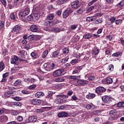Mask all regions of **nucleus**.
I'll use <instances>...</instances> for the list:
<instances>
[{"label":"nucleus","mask_w":124,"mask_h":124,"mask_svg":"<svg viewBox=\"0 0 124 124\" xmlns=\"http://www.w3.org/2000/svg\"><path fill=\"white\" fill-rule=\"evenodd\" d=\"M18 61L19 62H23L24 63H27V62H28V58L26 57L19 58L17 56L15 55L13 58L11 59V63L12 64L17 65V64H18Z\"/></svg>","instance_id":"nucleus-1"},{"label":"nucleus","mask_w":124,"mask_h":124,"mask_svg":"<svg viewBox=\"0 0 124 124\" xmlns=\"http://www.w3.org/2000/svg\"><path fill=\"white\" fill-rule=\"evenodd\" d=\"M30 9L26 8L23 11H21L18 14L19 17L20 19H23V17H26V16H28L30 14Z\"/></svg>","instance_id":"nucleus-2"},{"label":"nucleus","mask_w":124,"mask_h":124,"mask_svg":"<svg viewBox=\"0 0 124 124\" xmlns=\"http://www.w3.org/2000/svg\"><path fill=\"white\" fill-rule=\"evenodd\" d=\"M64 72V69L62 68L57 69L53 73V76L54 77H60V76L63 75Z\"/></svg>","instance_id":"nucleus-3"},{"label":"nucleus","mask_w":124,"mask_h":124,"mask_svg":"<svg viewBox=\"0 0 124 124\" xmlns=\"http://www.w3.org/2000/svg\"><path fill=\"white\" fill-rule=\"evenodd\" d=\"M73 12V10L71 8H69L65 10L62 13V17L64 18H67L71 13Z\"/></svg>","instance_id":"nucleus-4"},{"label":"nucleus","mask_w":124,"mask_h":124,"mask_svg":"<svg viewBox=\"0 0 124 124\" xmlns=\"http://www.w3.org/2000/svg\"><path fill=\"white\" fill-rule=\"evenodd\" d=\"M66 78L71 82H73V81H76V80L78 81V79H80L81 76H68Z\"/></svg>","instance_id":"nucleus-5"},{"label":"nucleus","mask_w":124,"mask_h":124,"mask_svg":"<svg viewBox=\"0 0 124 124\" xmlns=\"http://www.w3.org/2000/svg\"><path fill=\"white\" fill-rule=\"evenodd\" d=\"M103 101L105 103L109 104L112 101V98L108 95H105L102 97Z\"/></svg>","instance_id":"nucleus-6"},{"label":"nucleus","mask_w":124,"mask_h":124,"mask_svg":"<svg viewBox=\"0 0 124 124\" xmlns=\"http://www.w3.org/2000/svg\"><path fill=\"white\" fill-rule=\"evenodd\" d=\"M44 26H46V27H52L54 25V22L53 21H49L48 19H45L43 21Z\"/></svg>","instance_id":"nucleus-7"},{"label":"nucleus","mask_w":124,"mask_h":124,"mask_svg":"<svg viewBox=\"0 0 124 124\" xmlns=\"http://www.w3.org/2000/svg\"><path fill=\"white\" fill-rule=\"evenodd\" d=\"M79 0H77L71 3L72 8L74 9H77L78 7H80L79 5Z\"/></svg>","instance_id":"nucleus-8"},{"label":"nucleus","mask_w":124,"mask_h":124,"mask_svg":"<svg viewBox=\"0 0 124 124\" xmlns=\"http://www.w3.org/2000/svg\"><path fill=\"white\" fill-rule=\"evenodd\" d=\"M77 83L80 86H87L88 84V81L80 79H78Z\"/></svg>","instance_id":"nucleus-9"},{"label":"nucleus","mask_w":124,"mask_h":124,"mask_svg":"<svg viewBox=\"0 0 124 124\" xmlns=\"http://www.w3.org/2000/svg\"><path fill=\"white\" fill-rule=\"evenodd\" d=\"M106 91V89L103 87H99L95 89V93H105Z\"/></svg>","instance_id":"nucleus-10"},{"label":"nucleus","mask_w":124,"mask_h":124,"mask_svg":"<svg viewBox=\"0 0 124 124\" xmlns=\"http://www.w3.org/2000/svg\"><path fill=\"white\" fill-rule=\"evenodd\" d=\"M99 54V48L95 46L92 50L93 56H97Z\"/></svg>","instance_id":"nucleus-11"},{"label":"nucleus","mask_w":124,"mask_h":124,"mask_svg":"<svg viewBox=\"0 0 124 124\" xmlns=\"http://www.w3.org/2000/svg\"><path fill=\"white\" fill-rule=\"evenodd\" d=\"M68 116V113L66 112H61L58 114L59 118H66Z\"/></svg>","instance_id":"nucleus-12"},{"label":"nucleus","mask_w":124,"mask_h":124,"mask_svg":"<svg viewBox=\"0 0 124 124\" xmlns=\"http://www.w3.org/2000/svg\"><path fill=\"white\" fill-rule=\"evenodd\" d=\"M22 27L19 25H16L12 30V32H15V31H21Z\"/></svg>","instance_id":"nucleus-13"},{"label":"nucleus","mask_w":124,"mask_h":124,"mask_svg":"<svg viewBox=\"0 0 124 124\" xmlns=\"http://www.w3.org/2000/svg\"><path fill=\"white\" fill-rule=\"evenodd\" d=\"M83 67L81 66L76 67L72 72V74H77L80 72Z\"/></svg>","instance_id":"nucleus-14"},{"label":"nucleus","mask_w":124,"mask_h":124,"mask_svg":"<svg viewBox=\"0 0 124 124\" xmlns=\"http://www.w3.org/2000/svg\"><path fill=\"white\" fill-rule=\"evenodd\" d=\"M37 120V117L36 116H32L29 118L28 122H29V123H35Z\"/></svg>","instance_id":"nucleus-15"},{"label":"nucleus","mask_w":124,"mask_h":124,"mask_svg":"<svg viewBox=\"0 0 124 124\" xmlns=\"http://www.w3.org/2000/svg\"><path fill=\"white\" fill-rule=\"evenodd\" d=\"M31 103L33 105H40L41 104V101L38 99H33L31 100Z\"/></svg>","instance_id":"nucleus-16"},{"label":"nucleus","mask_w":124,"mask_h":124,"mask_svg":"<svg viewBox=\"0 0 124 124\" xmlns=\"http://www.w3.org/2000/svg\"><path fill=\"white\" fill-rule=\"evenodd\" d=\"M31 31L36 32L38 30V27L36 25H31L30 27Z\"/></svg>","instance_id":"nucleus-17"},{"label":"nucleus","mask_w":124,"mask_h":124,"mask_svg":"<svg viewBox=\"0 0 124 124\" xmlns=\"http://www.w3.org/2000/svg\"><path fill=\"white\" fill-rule=\"evenodd\" d=\"M122 55L123 53H122V52H117L112 54V57H113V58H119L120 57H122Z\"/></svg>","instance_id":"nucleus-18"},{"label":"nucleus","mask_w":124,"mask_h":124,"mask_svg":"<svg viewBox=\"0 0 124 124\" xmlns=\"http://www.w3.org/2000/svg\"><path fill=\"white\" fill-rule=\"evenodd\" d=\"M44 67L46 68V71H52L53 70L50 65H48L47 63H45L44 65Z\"/></svg>","instance_id":"nucleus-19"},{"label":"nucleus","mask_w":124,"mask_h":124,"mask_svg":"<svg viewBox=\"0 0 124 124\" xmlns=\"http://www.w3.org/2000/svg\"><path fill=\"white\" fill-rule=\"evenodd\" d=\"M18 53L20 56H22V58H26V56H25V54H27V52L23 49L20 50L18 51Z\"/></svg>","instance_id":"nucleus-20"},{"label":"nucleus","mask_w":124,"mask_h":124,"mask_svg":"<svg viewBox=\"0 0 124 124\" xmlns=\"http://www.w3.org/2000/svg\"><path fill=\"white\" fill-rule=\"evenodd\" d=\"M31 56L32 58H33L34 59H37L38 58L39 56L38 54L35 52L33 51L31 53Z\"/></svg>","instance_id":"nucleus-21"},{"label":"nucleus","mask_w":124,"mask_h":124,"mask_svg":"<svg viewBox=\"0 0 124 124\" xmlns=\"http://www.w3.org/2000/svg\"><path fill=\"white\" fill-rule=\"evenodd\" d=\"M94 97H95V94L94 93H89L86 95V98H88V99H92Z\"/></svg>","instance_id":"nucleus-22"},{"label":"nucleus","mask_w":124,"mask_h":124,"mask_svg":"<svg viewBox=\"0 0 124 124\" xmlns=\"http://www.w3.org/2000/svg\"><path fill=\"white\" fill-rule=\"evenodd\" d=\"M122 83V81L119 80V79L117 78L116 81L114 82L113 86L115 87H119L120 84Z\"/></svg>","instance_id":"nucleus-23"},{"label":"nucleus","mask_w":124,"mask_h":124,"mask_svg":"<svg viewBox=\"0 0 124 124\" xmlns=\"http://www.w3.org/2000/svg\"><path fill=\"white\" fill-rule=\"evenodd\" d=\"M64 81H65V78H64V77L58 78L55 79V81L57 82H64Z\"/></svg>","instance_id":"nucleus-24"},{"label":"nucleus","mask_w":124,"mask_h":124,"mask_svg":"<svg viewBox=\"0 0 124 124\" xmlns=\"http://www.w3.org/2000/svg\"><path fill=\"white\" fill-rule=\"evenodd\" d=\"M93 35L90 33L85 34L83 35V38L85 39H89V38H92Z\"/></svg>","instance_id":"nucleus-25"},{"label":"nucleus","mask_w":124,"mask_h":124,"mask_svg":"<svg viewBox=\"0 0 124 124\" xmlns=\"http://www.w3.org/2000/svg\"><path fill=\"white\" fill-rule=\"evenodd\" d=\"M21 83H22V81H21V79H17L14 83V86H15V87H17V86H19V85H21Z\"/></svg>","instance_id":"nucleus-26"},{"label":"nucleus","mask_w":124,"mask_h":124,"mask_svg":"<svg viewBox=\"0 0 124 124\" xmlns=\"http://www.w3.org/2000/svg\"><path fill=\"white\" fill-rule=\"evenodd\" d=\"M25 0H14V5H17L18 3H23Z\"/></svg>","instance_id":"nucleus-27"},{"label":"nucleus","mask_w":124,"mask_h":124,"mask_svg":"<svg viewBox=\"0 0 124 124\" xmlns=\"http://www.w3.org/2000/svg\"><path fill=\"white\" fill-rule=\"evenodd\" d=\"M54 17L55 15H54V14H50L46 17L47 20H53V19H54Z\"/></svg>","instance_id":"nucleus-28"},{"label":"nucleus","mask_w":124,"mask_h":124,"mask_svg":"<svg viewBox=\"0 0 124 124\" xmlns=\"http://www.w3.org/2000/svg\"><path fill=\"white\" fill-rule=\"evenodd\" d=\"M106 82L107 84H112V83H113V79L111 78H107Z\"/></svg>","instance_id":"nucleus-29"},{"label":"nucleus","mask_w":124,"mask_h":124,"mask_svg":"<svg viewBox=\"0 0 124 124\" xmlns=\"http://www.w3.org/2000/svg\"><path fill=\"white\" fill-rule=\"evenodd\" d=\"M5 66L3 62H0V72L4 69Z\"/></svg>","instance_id":"nucleus-30"},{"label":"nucleus","mask_w":124,"mask_h":124,"mask_svg":"<svg viewBox=\"0 0 124 124\" xmlns=\"http://www.w3.org/2000/svg\"><path fill=\"white\" fill-rule=\"evenodd\" d=\"M47 55H48V50H46L43 52L42 55V58L43 59H45L46 58Z\"/></svg>","instance_id":"nucleus-31"},{"label":"nucleus","mask_w":124,"mask_h":124,"mask_svg":"<svg viewBox=\"0 0 124 124\" xmlns=\"http://www.w3.org/2000/svg\"><path fill=\"white\" fill-rule=\"evenodd\" d=\"M117 107L118 108L124 107V102H119L117 104Z\"/></svg>","instance_id":"nucleus-32"},{"label":"nucleus","mask_w":124,"mask_h":124,"mask_svg":"<svg viewBox=\"0 0 124 124\" xmlns=\"http://www.w3.org/2000/svg\"><path fill=\"white\" fill-rule=\"evenodd\" d=\"M94 9V6H92L90 7H89L88 9H87L86 12L87 13H90L91 11H93Z\"/></svg>","instance_id":"nucleus-33"},{"label":"nucleus","mask_w":124,"mask_h":124,"mask_svg":"<svg viewBox=\"0 0 124 124\" xmlns=\"http://www.w3.org/2000/svg\"><path fill=\"white\" fill-rule=\"evenodd\" d=\"M13 104H14V105H15L16 106H18L19 107H21V106H22V105H23L22 103H21L20 102H14Z\"/></svg>","instance_id":"nucleus-34"},{"label":"nucleus","mask_w":124,"mask_h":124,"mask_svg":"<svg viewBox=\"0 0 124 124\" xmlns=\"http://www.w3.org/2000/svg\"><path fill=\"white\" fill-rule=\"evenodd\" d=\"M69 59V57L68 56L66 57L64 59H62V63H66L67 62H68V60Z\"/></svg>","instance_id":"nucleus-35"},{"label":"nucleus","mask_w":124,"mask_h":124,"mask_svg":"<svg viewBox=\"0 0 124 124\" xmlns=\"http://www.w3.org/2000/svg\"><path fill=\"white\" fill-rule=\"evenodd\" d=\"M39 14L34 13L33 15V19H34V20H38V19H39Z\"/></svg>","instance_id":"nucleus-36"},{"label":"nucleus","mask_w":124,"mask_h":124,"mask_svg":"<svg viewBox=\"0 0 124 124\" xmlns=\"http://www.w3.org/2000/svg\"><path fill=\"white\" fill-rule=\"evenodd\" d=\"M108 70L111 72V71H113L114 70V65L111 64L108 65Z\"/></svg>","instance_id":"nucleus-37"},{"label":"nucleus","mask_w":124,"mask_h":124,"mask_svg":"<svg viewBox=\"0 0 124 124\" xmlns=\"http://www.w3.org/2000/svg\"><path fill=\"white\" fill-rule=\"evenodd\" d=\"M109 115H110V116H112V115H113V116L117 115V111L115 110H110L109 111Z\"/></svg>","instance_id":"nucleus-38"},{"label":"nucleus","mask_w":124,"mask_h":124,"mask_svg":"<svg viewBox=\"0 0 124 124\" xmlns=\"http://www.w3.org/2000/svg\"><path fill=\"white\" fill-rule=\"evenodd\" d=\"M59 54H60V51L56 50L53 54V57L55 58V57H57V56L59 55Z\"/></svg>","instance_id":"nucleus-39"},{"label":"nucleus","mask_w":124,"mask_h":124,"mask_svg":"<svg viewBox=\"0 0 124 124\" xmlns=\"http://www.w3.org/2000/svg\"><path fill=\"white\" fill-rule=\"evenodd\" d=\"M86 109H88V110H90V109H93V105L91 104H88L86 105Z\"/></svg>","instance_id":"nucleus-40"},{"label":"nucleus","mask_w":124,"mask_h":124,"mask_svg":"<svg viewBox=\"0 0 124 124\" xmlns=\"http://www.w3.org/2000/svg\"><path fill=\"white\" fill-rule=\"evenodd\" d=\"M109 21L111 24L115 23L116 22V17L114 16L111 17L109 19Z\"/></svg>","instance_id":"nucleus-41"},{"label":"nucleus","mask_w":124,"mask_h":124,"mask_svg":"<svg viewBox=\"0 0 124 124\" xmlns=\"http://www.w3.org/2000/svg\"><path fill=\"white\" fill-rule=\"evenodd\" d=\"M63 54H68V52H69V49L66 47L62 49Z\"/></svg>","instance_id":"nucleus-42"},{"label":"nucleus","mask_w":124,"mask_h":124,"mask_svg":"<svg viewBox=\"0 0 124 124\" xmlns=\"http://www.w3.org/2000/svg\"><path fill=\"white\" fill-rule=\"evenodd\" d=\"M35 95L37 98H39V97H42V96H44V93H41V94L35 93Z\"/></svg>","instance_id":"nucleus-43"},{"label":"nucleus","mask_w":124,"mask_h":124,"mask_svg":"<svg viewBox=\"0 0 124 124\" xmlns=\"http://www.w3.org/2000/svg\"><path fill=\"white\" fill-rule=\"evenodd\" d=\"M27 19L28 21H32V20H33V16L32 15H29L27 16Z\"/></svg>","instance_id":"nucleus-44"},{"label":"nucleus","mask_w":124,"mask_h":124,"mask_svg":"<svg viewBox=\"0 0 124 124\" xmlns=\"http://www.w3.org/2000/svg\"><path fill=\"white\" fill-rule=\"evenodd\" d=\"M124 5V1H121L120 2L116 4V6L117 7H121Z\"/></svg>","instance_id":"nucleus-45"},{"label":"nucleus","mask_w":124,"mask_h":124,"mask_svg":"<svg viewBox=\"0 0 124 124\" xmlns=\"http://www.w3.org/2000/svg\"><path fill=\"white\" fill-rule=\"evenodd\" d=\"M88 80L89 81H93V80H95V76H91L89 77Z\"/></svg>","instance_id":"nucleus-46"},{"label":"nucleus","mask_w":124,"mask_h":124,"mask_svg":"<svg viewBox=\"0 0 124 124\" xmlns=\"http://www.w3.org/2000/svg\"><path fill=\"white\" fill-rule=\"evenodd\" d=\"M10 18L11 19V20H15V19H16V17H15V15H14V13H12L10 15Z\"/></svg>","instance_id":"nucleus-47"},{"label":"nucleus","mask_w":124,"mask_h":124,"mask_svg":"<svg viewBox=\"0 0 124 124\" xmlns=\"http://www.w3.org/2000/svg\"><path fill=\"white\" fill-rule=\"evenodd\" d=\"M34 38V36L33 35H31L29 36H28V40L29 41H32Z\"/></svg>","instance_id":"nucleus-48"},{"label":"nucleus","mask_w":124,"mask_h":124,"mask_svg":"<svg viewBox=\"0 0 124 124\" xmlns=\"http://www.w3.org/2000/svg\"><path fill=\"white\" fill-rule=\"evenodd\" d=\"M118 118H119V117L118 116V115H116V114L115 115H114L113 116L111 117V121H115L116 120H118Z\"/></svg>","instance_id":"nucleus-49"},{"label":"nucleus","mask_w":124,"mask_h":124,"mask_svg":"<svg viewBox=\"0 0 124 124\" xmlns=\"http://www.w3.org/2000/svg\"><path fill=\"white\" fill-rule=\"evenodd\" d=\"M77 13H78V14H82V13L84 12V10H83V9L82 8H80L78 10H77Z\"/></svg>","instance_id":"nucleus-50"},{"label":"nucleus","mask_w":124,"mask_h":124,"mask_svg":"<svg viewBox=\"0 0 124 124\" xmlns=\"http://www.w3.org/2000/svg\"><path fill=\"white\" fill-rule=\"evenodd\" d=\"M122 19H117L115 21V24L116 25H120V24H122Z\"/></svg>","instance_id":"nucleus-51"},{"label":"nucleus","mask_w":124,"mask_h":124,"mask_svg":"<svg viewBox=\"0 0 124 124\" xmlns=\"http://www.w3.org/2000/svg\"><path fill=\"white\" fill-rule=\"evenodd\" d=\"M19 114V111L18 110H14L12 112V115H13L14 116H16V115H18Z\"/></svg>","instance_id":"nucleus-52"},{"label":"nucleus","mask_w":124,"mask_h":124,"mask_svg":"<svg viewBox=\"0 0 124 124\" xmlns=\"http://www.w3.org/2000/svg\"><path fill=\"white\" fill-rule=\"evenodd\" d=\"M14 99L15 100H16V101H20V100H22V98L18 96H16L14 97Z\"/></svg>","instance_id":"nucleus-53"},{"label":"nucleus","mask_w":124,"mask_h":124,"mask_svg":"<svg viewBox=\"0 0 124 124\" xmlns=\"http://www.w3.org/2000/svg\"><path fill=\"white\" fill-rule=\"evenodd\" d=\"M36 88V85H30L29 87L30 90H33Z\"/></svg>","instance_id":"nucleus-54"},{"label":"nucleus","mask_w":124,"mask_h":124,"mask_svg":"<svg viewBox=\"0 0 124 124\" xmlns=\"http://www.w3.org/2000/svg\"><path fill=\"white\" fill-rule=\"evenodd\" d=\"M86 21H87V22H93V17H88L86 18Z\"/></svg>","instance_id":"nucleus-55"},{"label":"nucleus","mask_w":124,"mask_h":124,"mask_svg":"<svg viewBox=\"0 0 124 124\" xmlns=\"http://www.w3.org/2000/svg\"><path fill=\"white\" fill-rule=\"evenodd\" d=\"M17 121L18 122H23V117L21 116H19L17 118Z\"/></svg>","instance_id":"nucleus-56"},{"label":"nucleus","mask_w":124,"mask_h":124,"mask_svg":"<svg viewBox=\"0 0 124 124\" xmlns=\"http://www.w3.org/2000/svg\"><path fill=\"white\" fill-rule=\"evenodd\" d=\"M10 93H5L3 95H2V96L4 98H8V97H10Z\"/></svg>","instance_id":"nucleus-57"},{"label":"nucleus","mask_w":124,"mask_h":124,"mask_svg":"<svg viewBox=\"0 0 124 124\" xmlns=\"http://www.w3.org/2000/svg\"><path fill=\"white\" fill-rule=\"evenodd\" d=\"M54 30L55 32H60L62 31V30H61V29L58 28H55Z\"/></svg>","instance_id":"nucleus-58"},{"label":"nucleus","mask_w":124,"mask_h":124,"mask_svg":"<svg viewBox=\"0 0 124 124\" xmlns=\"http://www.w3.org/2000/svg\"><path fill=\"white\" fill-rule=\"evenodd\" d=\"M77 62H78V60H77V59H74V60H72L71 61L70 63L73 64V63H77Z\"/></svg>","instance_id":"nucleus-59"},{"label":"nucleus","mask_w":124,"mask_h":124,"mask_svg":"<svg viewBox=\"0 0 124 124\" xmlns=\"http://www.w3.org/2000/svg\"><path fill=\"white\" fill-rule=\"evenodd\" d=\"M4 26V22L3 21H1L0 22V29H2Z\"/></svg>","instance_id":"nucleus-60"},{"label":"nucleus","mask_w":124,"mask_h":124,"mask_svg":"<svg viewBox=\"0 0 124 124\" xmlns=\"http://www.w3.org/2000/svg\"><path fill=\"white\" fill-rule=\"evenodd\" d=\"M25 49L26 50H30V48H31V46L30 45V44H28L25 46Z\"/></svg>","instance_id":"nucleus-61"},{"label":"nucleus","mask_w":124,"mask_h":124,"mask_svg":"<svg viewBox=\"0 0 124 124\" xmlns=\"http://www.w3.org/2000/svg\"><path fill=\"white\" fill-rule=\"evenodd\" d=\"M8 75H9V73L6 72L5 74H3L2 75V77H3V78H6V77H7V76H8Z\"/></svg>","instance_id":"nucleus-62"},{"label":"nucleus","mask_w":124,"mask_h":124,"mask_svg":"<svg viewBox=\"0 0 124 124\" xmlns=\"http://www.w3.org/2000/svg\"><path fill=\"white\" fill-rule=\"evenodd\" d=\"M97 61V60L96 59V57H93V58H92V62H93V63H95V62H96Z\"/></svg>","instance_id":"nucleus-63"},{"label":"nucleus","mask_w":124,"mask_h":124,"mask_svg":"<svg viewBox=\"0 0 124 124\" xmlns=\"http://www.w3.org/2000/svg\"><path fill=\"white\" fill-rule=\"evenodd\" d=\"M50 66L51 67V69H55V68H56V64H55V63H52L51 65Z\"/></svg>","instance_id":"nucleus-64"}]
</instances>
